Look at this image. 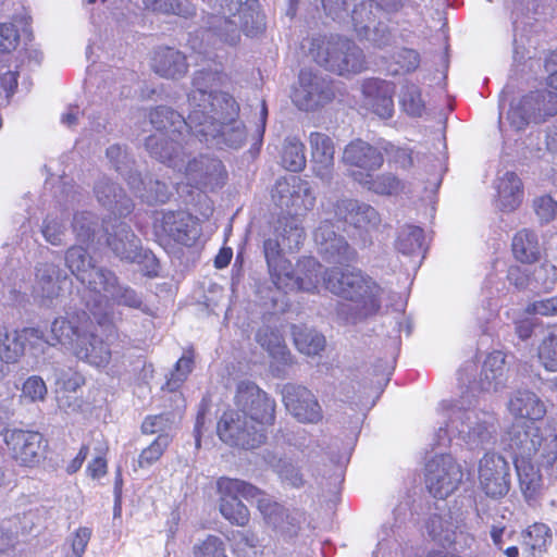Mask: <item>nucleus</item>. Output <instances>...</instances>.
Wrapping results in <instances>:
<instances>
[{"mask_svg":"<svg viewBox=\"0 0 557 557\" xmlns=\"http://www.w3.org/2000/svg\"><path fill=\"white\" fill-rule=\"evenodd\" d=\"M216 79L218 72L200 70L194 74L185 124L193 134L205 139L221 137L227 143V134L233 133L242 141L244 132L238 123L239 106L231 95L209 90Z\"/></svg>","mask_w":557,"mask_h":557,"instance_id":"obj_1","label":"nucleus"},{"mask_svg":"<svg viewBox=\"0 0 557 557\" xmlns=\"http://www.w3.org/2000/svg\"><path fill=\"white\" fill-rule=\"evenodd\" d=\"M21 334L25 349L44 350L46 345H61L78 359L96 367L107 364L111 357L108 346L95 333L90 314L83 309H75L66 312L64 317L55 318L48 336L38 327H24Z\"/></svg>","mask_w":557,"mask_h":557,"instance_id":"obj_2","label":"nucleus"},{"mask_svg":"<svg viewBox=\"0 0 557 557\" xmlns=\"http://www.w3.org/2000/svg\"><path fill=\"white\" fill-rule=\"evenodd\" d=\"M323 285L354 306L356 314L361 318L376 315L381 310L383 288L369 274L356 267H333L326 269Z\"/></svg>","mask_w":557,"mask_h":557,"instance_id":"obj_3","label":"nucleus"},{"mask_svg":"<svg viewBox=\"0 0 557 557\" xmlns=\"http://www.w3.org/2000/svg\"><path fill=\"white\" fill-rule=\"evenodd\" d=\"M95 194L98 201L110 210L114 221L128 216L134 210L132 199L114 183L107 181L98 182L95 186ZM111 221L112 218L109 216L104 222L107 224L110 223V226L116 230L109 232V225L106 226V232L108 233L107 244L121 259H128L133 251L132 247L135 234L129 225L123 222L115 225L111 223Z\"/></svg>","mask_w":557,"mask_h":557,"instance_id":"obj_4","label":"nucleus"},{"mask_svg":"<svg viewBox=\"0 0 557 557\" xmlns=\"http://www.w3.org/2000/svg\"><path fill=\"white\" fill-rule=\"evenodd\" d=\"M309 53L320 66L338 75L359 74L367 69L362 50L341 36L313 37Z\"/></svg>","mask_w":557,"mask_h":557,"instance_id":"obj_5","label":"nucleus"},{"mask_svg":"<svg viewBox=\"0 0 557 557\" xmlns=\"http://www.w3.org/2000/svg\"><path fill=\"white\" fill-rule=\"evenodd\" d=\"M306 237L304 227L293 215L278 220L275 237L263 242V253L270 276L275 286H286L292 281V262L285 258L282 245L288 249L298 248Z\"/></svg>","mask_w":557,"mask_h":557,"instance_id":"obj_6","label":"nucleus"},{"mask_svg":"<svg viewBox=\"0 0 557 557\" xmlns=\"http://www.w3.org/2000/svg\"><path fill=\"white\" fill-rule=\"evenodd\" d=\"M234 406L240 409L242 413L250 423V428L265 444L270 429L276 422V401L255 382L240 381L235 391Z\"/></svg>","mask_w":557,"mask_h":557,"instance_id":"obj_7","label":"nucleus"},{"mask_svg":"<svg viewBox=\"0 0 557 557\" xmlns=\"http://www.w3.org/2000/svg\"><path fill=\"white\" fill-rule=\"evenodd\" d=\"M219 509L224 519L230 522H248V507L238 498L253 499L259 494V487L239 479L221 476L216 480Z\"/></svg>","mask_w":557,"mask_h":557,"instance_id":"obj_8","label":"nucleus"},{"mask_svg":"<svg viewBox=\"0 0 557 557\" xmlns=\"http://www.w3.org/2000/svg\"><path fill=\"white\" fill-rule=\"evenodd\" d=\"M290 98L299 110L315 112L335 100L336 90L332 81L310 71H300Z\"/></svg>","mask_w":557,"mask_h":557,"instance_id":"obj_9","label":"nucleus"},{"mask_svg":"<svg viewBox=\"0 0 557 557\" xmlns=\"http://www.w3.org/2000/svg\"><path fill=\"white\" fill-rule=\"evenodd\" d=\"M4 443L12 459L23 467L37 466L45 458L48 448L45 436L30 430H7Z\"/></svg>","mask_w":557,"mask_h":557,"instance_id":"obj_10","label":"nucleus"},{"mask_svg":"<svg viewBox=\"0 0 557 557\" xmlns=\"http://www.w3.org/2000/svg\"><path fill=\"white\" fill-rule=\"evenodd\" d=\"M250 426L239 408L227 407L218 419L216 435L231 447L255 449L262 444Z\"/></svg>","mask_w":557,"mask_h":557,"instance_id":"obj_11","label":"nucleus"},{"mask_svg":"<svg viewBox=\"0 0 557 557\" xmlns=\"http://www.w3.org/2000/svg\"><path fill=\"white\" fill-rule=\"evenodd\" d=\"M462 478L461 467L450 456H437L426 466V487L435 498L445 499L451 495Z\"/></svg>","mask_w":557,"mask_h":557,"instance_id":"obj_12","label":"nucleus"},{"mask_svg":"<svg viewBox=\"0 0 557 557\" xmlns=\"http://www.w3.org/2000/svg\"><path fill=\"white\" fill-rule=\"evenodd\" d=\"M479 484L486 496L502 498L510 490V467L499 454L486 453L479 462Z\"/></svg>","mask_w":557,"mask_h":557,"instance_id":"obj_13","label":"nucleus"},{"mask_svg":"<svg viewBox=\"0 0 557 557\" xmlns=\"http://www.w3.org/2000/svg\"><path fill=\"white\" fill-rule=\"evenodd\" d=\"M286 410L300 423L318 424L323 420V410L315 395L306 386L287 384L283 388Z\"/></svg>","mask_w":557,"mask_h":557,"instance_id":"obj_14","label":"nucleus"},{"mask_svg":"<svg viewBox=\"0 0 557 557\" xmlns=\"http://www.w3.org/2000/svg\"><path fill=\"white\" fill-rule=\"evenodd\" d=\"M342 162L349 174L354 171L371 173L383 166L384 156L377 147L361 138H355L345 146Z\"/></svg>","mask_w":557,"mask_h":557,"instance_id":"obj_15","label":"nucleus"},{"mask_svg":"<svg viewBox=\"0 0 557 557\" xmlns=\"http://www.w3.org/2000/svg\"><path fill=\"white\" fill-rule=\"evenodd\" d=\"M159 234L186 247L195 244L199 236L197 221L193 214L185 211H168L162 214Z\"/></svg>","mask_w":557,"mask_h":557,"instance_id":"obj_16","label":"nucleus"},{"mask_svg":"<svg viewBox=\"0 0 557 557\" xmlns=\"http://www.w3.org/2000/svg\"><path fill=\"white\" fill-rule=\"evenodd\" d=\"M314 240L321 246L327 262L344 263L354 261L357 252L352 249L343 236L337 235L333 230L331 221H323L315 228Z\"/></svg>","mask_w":557,"mask_h":557,"instance_id":"obj_17","label":"nucleus"},{"mask_svg":"<svg viewBox=\"0 0 557 557\" xmlns=\"http://www.w3.org/2000/svg\"><path fill=\"white\" fill-rule=\"evenodd\" d=\"M362 94L369 101L373 113L381 119H391L394 114L395 84L385 79L371 77L363 81Z\"/></svg>","mask_w":557,"mask_h":557,"instance_id":"obj_18","label":"nucleus"},{"mask_svg":"<svg viewBox=\"0 0 557 557\" xmlns=\"http://www.w3.org/2000/svg\"><path fill=\"white\" fill-rule=\"evenodd\" d=\"M312 171L321 178H331L334 170L335 144L325 133L312 132L309 135Z\"/></svg>","mask_w":557,"mask_h":557,"instance_id":"obj_19","label":"nucleus"},{"mask_svg":"<svg viewBox=\"0 0 557 557\" xmlns=\"http://www.w3.org/2000/svg\"><path fill=\"white\" fill-rule=\"evenodd\" d=\"M152 70L164 78H181L188 72L186 55L171 47H160L153 52Z\"/></svg>","mask_w":557,"mask_h":557,"instance_id":"obj_20","label":"nucleus"},{"mask_svg":"<svg viewBox=\"0 0 557 557\" xmlns=\"http://www.w3.org/2000/svg\"><path fill=\"white\" fill-rule=\"evenodd\" d=\"M218 2V13L220 16H233L244 20L242 27L247 37H255L262 33L264 25L260 13L250 7H243L242 0H215Z\"/></svg>","mask_w":557,"mask_h":557,"instance_id":"obj_21","label":"nucleus"},{"mask_svg":"<svg viewBox=\"0 0 557 557\" xmlns=\"http://www.w3.org/2000/svg\"><path fill=\"white\" fill-rule=\"evenodd\" d=\"M508 410L515 418L530 422L540 421L546 414L543 400L529 389H518L508 401Z\"/></svg>","mask_w":557,"mask_h":557,"instance_id":"obj_22","label":"nucleus"},{"mask_svg":"<svg viewBox=\"0 0 557 557\" xmlns=\"http://www.w3.org/2000/svg\"><path fill=\"white\" fill-rule=\"evenodd\" d=\"M543 436L539 426L531 424H513L509 431V448L513 456H536L542 445Z\"/></svg>","mask_w":557,"mask_h":557,"instance_id":"obj_23","label":"nucleus"},{"mask_svg":"<svg viewBox=\"0 0 557 557\" xmlns=\"http://www.w3.org/2000/svg\"><path fill=\"white\" fill-rule=\"evenodd\" d=\"M325 270L322 264L313 257H304L297 263V276L292 273V281L288 285L276 286L277 288H294L299 290L314 293L318 292L321 281L323 282Z\"/></svg>","mask_w":557,"mask_h":557,"instance_id":"obj_24","label":"nucleus"},{"mask_svg":"<svg viewBox=\"0 0 557 557\" xmlns=\"http://www.w3.org/2000/svg\"><path fill=\"white\" fill-rule=\"evenodd\" d=\"M350 177L368 190L381 196L398 195L404 189L403 181L388 172L374 175L373 172L354 171Z\"/></svg>","mask_w":557,"mask_h":557,"instance_id":"obj_25","label":"nucleus"},{"mask_svg":"<svg viewBox=\"0 0 557 557\" xmlns=\"http://www.w3.org/2000/svg\"><path fill=\"white\" fill-rule=\"evenodd\" d=\"M523 198V185L515 172H506L497 185V202L500 211L512 212L517 210Z\"/></svg>","mask_w":557,"mask_h":557,"instance_id":"obj_26","label":"nucleus"},{"mask_svg":"<svg viewBox=\"0 0 557 557\" xmlns=\"http://www.w3.org/2000/svg\"><path fill=\"white\" fill-rule=\"evenodd\" d=\"M535 456H513V463L522 494L528 500L535 499L541 490L542 476L532 460Z\"/></svg>","mask_w":557,"mask_h":557,"instance_id":"obj_27","label":"nucleus"},{"mask_svg":"<svg viewBox=\"0 0 557 557\" xmlns=\"http://www.w3.org/2000/svg\"><path fill=\"white\" fill-rule=\"evenodd\" d=\"M149 153L169 166H176L181 159L182 147L177 141L166 137L163 133L150 135L145 143Z\"/></svg>","mask_w":557,"mask_h":557,"instance_id":"obj_28","label":"nucleus"},{"mask_svg":"<svg viewBox=\"0 0 557 557\" xmlns=\"http://www.w3.org/2000/svg\"><path fill=\"white\" fill-rule=\"evenodd\" d=\"M515 259L521 263L532 264L540 260L541 249L536 234L531 230L518 231L511 240Z\"/></svg>","mask_w":557,"mask_h":557,"instance_id":"obj_29","label":"nucleus"},{"mask_svg":"<svg viewBox=\"0 0 557 557\" xmlns=\"http://www.w3.org/2000/svg\"><path fill=\"white\" fill-rule=\"evenodd\" d=\"M521 102L533 116L534 123L545 122L557 114V100L543 90H532L521 97Z\"/></svg>","mask_w":557,"mask_h":557,"instance_id":"obj_30","label":"nucleus"},{"mask_svg":"<svg viewBox=\"0 0 557 557\" xmlns=\"http://www.w3.org/2000/svg\"><path fill=\"white\" fill-rule=\"evenodd\" d=\"M256 342L264 348L273 359L283 364H290L293 362V356L278 331L269 326L260 327L256 333Z\"/></svg>","mask_w":557,"mask_h":557,"instance_id":"obj_31","label":"nucleus"},{"mask_svg":"<svg viewBox=\"0 0 557 557\" xmlns=\"http://www.w3.org/2000/svg\"><path fill=\"white\" fill-rule=\"evenodd\" d=\"M244 20L233 16L210 15L208 24L213 34L223 42L237 45L240 40Z\"/></svg>","mask_w":557,"mask_h":557,"instance_id":"obj_32","label":"nucleus"},{"mask_svg":"<svg viewBox=\"0 0 557 557\" xmlns=\"http://www.w3.org/2000/svg\"><path fill=\"white\" fill-rule=\"evenodd\" d=\"M292 335L296 348L307 356L319 355L325 347L322 334L299 325H293Z\"/></svg>","mask_w":557,"mask_h":557,"instance_id":"obj_33","label":"nucleus"},{"mask_svg":"<svg viewBox=\"0 0 557 557\" xmlns=\"http://www.w3.org/2000/svg\"><path fill=\"white\" fill-rule=\"evenodd\" d=\"M145 9L154 13L189 18L196 15V7L188 0H143Z\"/></svg>","mask_w":557,"mask_h":557,"instance_id":"obj_34","label":"nucleus"},{"mask_svg":"<svg viewBox=\"0 0 557 557\" xmlns=\"http://www.w3.org/2000/svg\"><path fill=\"white\" fill-rule=\"evenodd\" d=\"M79 282L91 292L100 294L102 292H109L115 286L116 276L113 272L94 264Z\"/></svg>","mask_w":557,"mask_h":557,"instance_id":"obj_35","label":"nucleus"},{"mask_svg":"<svg viewBox=\"0 0 557 557\" xmlns=\"http://www.w3.org/2000/svg\"><path fill=\"white\" fill-rule=\"evenodd\" d=\"M401 109L410 116L420 117L425 111V102L422 98V91L419 86L407 82L403 88L399 98Z\"/></svg>","mask_w":557,"mask_h":557,"instance_id":"obj_36","label":"nucleus"},{"mask_svg":"<svg viewBox=\"0 0 557 557\" xmlns=\"http://www.w3.org/2000/svg\"><path fill=\"white\" fill-rule=\"evenodd\" d=\"M171 443V435L168 433H160L147 447L141 449L139 453L137 459L138 467L146 469L158 462Z\"/></svg>","mask_w":557,"mask_h":557,"instance_id":"obj_37","label":"nucleus"},{"mask_svg":"<svg viewBox=\"0 0 557 557\" xmlns=\"http://www.w3.org/2000/svg\"><path fill=\"white\" fill-rule=\"evenodd\" d=\"M21 330L5 331L0 337V359L5 363H15L25 352Z\"/></svg>","mask_w":557,"mask_h":557,"instance_id":"obj_38","label":"nucleus"},{"mask_svg":"<svg viewBox=\"0 0 557 557\" xmlns=\"http://www.w3.org/2000/svg\"><path fill=\"white\" fill-rule=\"evenodd\" d=\"M282 165L290 172H299L306 166L305 146L300 139H286L282 152Z\"/></svg>","mask_w":557,"mask_h":557,"instance_id":"obj_39","label":"nucleus"},{"mask_svg":"<svg viewBox=\"0 0 557 557\" xmlns=\"http://www.w3.org/2000/svg\"><path fill=\"white\" fill-rule=\"evenodd\" d=\"M424 231L417 225L404 226L397 236L396 247L404 255H413L421 250Z\"/></svg>","mask_w":557,"mask_h":557,"instance_id":"obj_40","label":"nucleus"},{"mask_svg":"<svg viewBox=\"0 0 557 557\" xmlns=\"http://www.w3.org/2000/svg\"><path fill=\"white\" fill-rule=\"evenodd\" d=\"M253 499L257 500V509L265 522H280L287 518L285 507L264 491L259 488V494Z\"/></svg>","mask_w":557,"mask_h":557,"instance_id":"obj_41","label":"nucleus"},{"mask_svg":"<svg viewBox=\"0 0 557 557\" xmlns=\"http://www.w3.org/2000/svg\"><path fill=\"white\" fill-rule=\"evenodd\" d=\"M536 356L546 371L557 372V333L549 332L542 338Z\"/></svg>","mask_w":557,"mask_h":557,"instance_id":"obj_42","label":"nucleus"},{"mask_svg":"<svg viewBox=\"0 0 557 557\" xmlns=\"http://www.w3.org/2000/svg\"><path fill=\"white\" fill-rule=\"evenodd\" d=\"M65 262L71 273L79 281L94 265L86 249L79 246L70 247L65 253Z\"/></svg>","mask_w":557,"mask_h":557,"instance_id":"obj_43","label":"nucleus"},{"mask_svg":"<svg viewBox=\"0 0 557 557\" xmlns=\"http://www.w3.org/2000/svg\"><path fill=\"white\" fill-rule=\"evenodd\" d=\"M381 151L383 156H386L387 162L398 169L409 170L413 166V151L408 147H400L386 141Z\"/></svg>","mask_w":557,"mask_h":557,"instance_id":"obj_44","label":"nucleus"},{"mask_svg":"<svg viewBox=\"0 0 557 557\" xmlns=\"http://www.w3.org/2000/svg\"><path fill=\"white\" fill-rule=\"evenodd\" d=\"M374 1H361L357 3L351 11V21L355 30L359 34H367L370 29V25L375 22V15L373 13Z\"/></svg>","mask_w":557,"mask_h":557,"instance_id":"obj_45","label":"nucleus"},{"mask_svg":"<svg viewBox=\"0 0 557 557\" xmlns=\"http://www.w3.org/2000/svg\"><path fill=\"white\" fill-rule=\"evenodd\" d=\"M522 537L532 550H542L550 542L552 533L548 524H528Z\"/></svg>","mask_w":557,"mask_h":557,"instance_id":"obj_46","label":"nucleus"},{"mask_svg":"<svg viewBox=\"0 0 557 557\" xmlns=\"http://www.w3.org/2000/svg\"><path fill=\"white\" fill-rule=\"evenodd\" d=\"M396 67L394 74H407L414 72L420 65V54L409 48H401L393 54Z\"/></svg>","mask_w":557,"mask_h":557,"instance_id":"obj_47","label":"nucleus"},{"mask_svg":"<svg viewBox=\"0 0 557 557\" xmlns=\"http://www.w3.org/2000/svg\"><path fill=\"white\" fill-rule=\"evenodd\" d=\"M336 207L339 211H347V214H345L343 219L356 225L362 223L363 219L359 218V215L368 218L370 214L374 213V209L371 206L366 203H359L357 200L352 199L342 200L336 205Z\"/></svg>","mask_w":557,"mask_h":557,"instance_id":"obj_48","label":"nucleus"},{"mask_svg":"<svg viewBox=\"0 0 557 557\" xmlns=\"http://www.w3.org/2000/svg\"><path fill=\"white\" fill-rule=\"evenodd\" d=\"M276 473L282 482L292 487L299 488L305 484L302 473L289 461L280 459L276 465Z\"/></svg>","mask_w":557,"mask_h":557,"instance_id":"obj_49","label":"nucleus"},{"mask_svg":"<svg viewBox=\"0 0 557 557\" xmlns=\"http://www.w3.org/2000/svg\"><path fill=\"white\" fill-rule=\"evenodd\" d=\"M227 178V172L219 159H206V172L201 177L203 185H222Z\"/></svg>","mask_w":557,"mask_h":557,"instance_id":"obj_50","label":"nucleus"},{"mask_svg":"<svg viewBox=\"0 0 557 557\" xmlns=\"http://www.w3.org/2000/svg\"><path fill=\"white\" fill-rule=\"evenodd\" d=\"M195 557H227L224 543L214 535H209L201 544L194 547Z\"/></svg>","mask_w":557,"mask_h":557,"instance_id":"obj_51","label":"nucleus"},{"mask_svg":"<svg viewBox=\"0 0 557 557\" xmlns=\"http://www.w3.org/2000/svg\"><path fill=\"white\" fill-rule=\"evenodd\" d=\"M47 395V386L42 377L32 375L26 379L22 386V397L30 401H41Z\"/></svg>","mask_w":557,"mask_h":557,"instance_id":"obj_52","label":"nucleus"},{"mask_svg":"<svg viewBox=\"0 0 557 557\" xmlns=\"http://www.w3.org/2000/svg\"><path fill=\"white\" fill-rule=\"evenodd\" d=\"M20 44V33L17 27L10 22L0 23V51L11 52Z\"/></svg>","mask_w":557,"mask_h":557,"instance_id":"obj_53","label":"nucleus"},{"mask_svg":"<svg viewBox=\"0 0 557 557\" xmlns=\"http://www.w3.org/2000/svg\"><path fill=\"white\" fill-rule=\"evenodd\" d=\"M525 312L528 314H540L542 317L557 315V295L530 302Z\"/></svg>","mask_w":557,"mask_h":557,"instance_id":"obj_54","label":"nucleus"},{"mask_svg":"<svg viewBox=\"0 0 557 557\" xmlns=\"http://www.w3.org/2000/svg\"><path fill=\"white\" fill-rule=\"evenodd\" d=\"M508 121L510 126L516 131H523L533 122V116H531L530 111L527 110L521 100H519L518 104L509 110Z\"/></svg>","mask_w":557,"mask_h":557,"instance_id":"obj_55","label":"nucleus"},{"mask_svg":"<svg viewBox=\"0 0 557 557\" xmlns=\"http://www.w3.org/2000/svg\"><path fill=\"white\" fill-rule=\"evenodd\" d=\"M175 112L163 106L156 107L149 113V119L151 124L157 131L163 133V131L168 129L169 126L173 124V116Z\"/></svg>","mask_w":557,"mask_h":557,"instance_id":"obj_56","label":"nucleus"},{"mask_svg":"<svg viewBox=\"0 0 557 557\" xmlns=\"http://www.w3.org/2000/svg\"><path fill=\"white\" fill-rule=\"evenodd\" d=\"M169 422V416L165 413L149 414L143 420L140 431L145 435H152L157 432L164 433L163 431Z\"/></svg>","mask_w":557,"mask_h":557,"instance_id":"obj_57","label":"nucleus"},{"mask_svg":"<svg viewBox=\"0 0 557 557\" xmlns=\"http://www.w3.org/2000/svg\"><path fill=\"white\" fill-rule=\"evenodd\" d=\"M534 210L541 219L549 221L557 214V201L548 195L541 196L534 201Z\"/></svg>","mask_w":557,"mask_h":557,"instance_id":"obj_58","label":"nucleus"},{"mask_svg":"<svg viewBox=\"0 0 557 557\" xmlns=\"http://www.w3.org/2000/svg\"><path fill=\"white\" fill-rule=\"evenodd\" d=\"M91 530L88 527H79L72 540V554L66 557H82L90 540Z\"/></svg>","mask_w":557,"mask_h":557,"instance_id":"obj_59","label":"nucleus"},{"mask_svg":"<svg viewBox=\"0 0 557 557\" xmlns=\"http://www.w3.org/2000/svg\"><path fill=\"white\" fill-rule=\"evenodd\" d=\"M103 454L95 457L86 468L87 475L94 480H99L108 473V461Z\"/></svg>","mask_w":557,"mask_h":557,"instance_id":"obj_60","label":"nucleus"},{"mask_svg":"<svg viewBox=\"0 0 557 557\" xmlns=\"http://www.w3.org/2000/svg\"><path fill=\"white\" fill-rule=\"evenodd\" d=\"M504 363L505 357L502 355V352L493 351L488 354L486 359L484 360L483 371H486V369L490 367L493 373L492 379H496L498 374H502Z\"/></svg>","mask_w":557,"mask_h":557,"instance_id":"obj_61","label":"nucleus"},{"mask_svg":"<svg viewBox=\"0 0 557 557\" xmlns=\"http://www.w3.org/2000/svg\"><path fill=\"white\" fill-rule=\"evenodd\" d=\"M508 281L517 288L523 289L528 287L530 276L520 267H510L507 273Z\"/></svg>","mask_w":557,"mask_h":557,"instance_id":"obj_62","label":"nucleus"},{"mask_svg":"<svg viewBox=\"0 0 557 557\" xmlns=\"http://www.w3.org/2000/svg\"><path fill=\"white\" fill-rule=\"evenodd\" d=\"M194 350L189 349L175 362L174 370L187 379L194 369Z\"/></svg>","mask_w":557,"mask_h":557,"instance_id":"obj_63","label":"nucleus"},{"mask_svg":"<svg viewBox=\"0 0 557 557\" xmlns=\"http://www.w3.org/2000/svg\"><path fill=\"white\" fill-rule=\"evenodd\" d=\"M117 302L120 305L129 307V308H140L143 301L141 298L137 295V293L132 288H123L117 296Z\"/></svg>","mask_w":557,"mask_h":557,"instance_id":"obj_64","label":"nucleus"}]
</instances>
